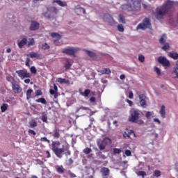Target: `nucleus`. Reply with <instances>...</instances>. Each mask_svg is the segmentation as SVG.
Returning <instances> with one entry per match:
<instances>
[{"label":"nucleus","instance_id":"9d476101","mask_svg":"<svg viewBox=\"0 0 178 178\" xmlns=\"http://www.w3.org/2000/svg\"><path fill=\"white\" fill-rule=\"evenodd\" d=\"M158 62L160 65H162L163 67H169V66H170V61H169L166 57L159 56L158 58Z\"/></svg>","mask_w":178,"mask_h":178},{"label":"nucleus","instance_id":"8fccbe9b","mask_svg":"<svg viewBox=\"0 0 178 178\" xmlns=\"http://www.w3.org/2000/svg\"><path fill=\"white\" fill-rule=\"evenodd\" d=\"M28 133L29 136H35L37 134V133L33 129H29Z\"/></svg>","mask_w":178,"mask_h":178},{"label":"nucleus","instance_id":"6e6d98bb","mask_svg":"<svg viewBox=\"0 0 178 178\" xmlns=\"http://www.w3.org/2000/svg\"><path fill=\"white\" fill-rule=\"evenodd\" d=\"M126 156H131V151L127 149L125 150Z\"/></svg>","mask_w":178,"mask_h":178},{"label":"nucleus","instance_id":"603ef678","mask_svg":"<svg viewBox=\"0 0 178 178\" xmlns=\"http://www.w3.org/2000/svg\"><path fill=\"white\" fill-rule=\"evenodd\" d=\"M40 95H42V91L41 90H38L35 91V96L40 97Z\"/></svg>","mask_w":178,"mask_h":178},{"label":"nucleus","instance_id":"5fc2aeb1","mask_svg":"<svg viewBox=\"0 0 178 178\" xmlns=\"http://www.w3.org/2000/svg\"><path fill=\"white\" fill-rule=\"evenodd\" d=\"M90 111V108L88 107H84V106H81L79 108H78L77 112H79V111Z\"/></svg>","mask_w":178,"mask_h":178},{"label":"nucleus","instance_id":"c85d7f7f","mask_svg":"<svg viewBox=\"0 0 178 178\" xmlns=\"http://www.w3.org/2000/svg\"><path fill=\"white\" fill-rule=\"evenodd\" d=\"M35 102L42 104L43 105H47V100L44 97H40L36 99Z\"/></svg>","mask_w":178,"mask_h":178},{"label":"nucleus","instance_id":"864d4df0","mask_svg":"<svg viewBox=\"0 0 178 178\" xmlns=\"http://www.w3.org/2000/svg\"><path fill=\"white\" fill-rule=\"evenodd\" d=\"M25 65L27 66V67H30V58H26Z\"/></svg>","mask_w":178,"mask_h":178},{"label":"nucleus","instance_id":"b1692460","mask_svg":"<svg viewBox=\"0 0 178 178\" xmlns=\"http://www.w3.org/2000/svg\"><path fill=\"white\" fill-rule=\"evenodd\" d=\"M57 83H59L60 84H70V81L66 80V79L63 78H57L56 79Z\"/></svg>","mask_w":178,"mask_h":178},{"label":"nucleus","instance_id":"3c124183","mask_svg":"<svg viewBox=\"0 0 178 178\" xmlns=\"http://www.w3.org/2000/svg\"><path fill=\"white\" fill-rule=\"evenodd\" d=\"M97 155H99V156H100V158H102V159H106V156L102 154V152H99Z\"/></svg>","mask_w":178,"mask_h":178},{"label":"nucleus","instance_id":"bb28decb","mask_svg":"<svg viewBox=\"0 0 178 178\" xmlns=\"http://www.w3.org/2000/svg\"><path fill=\"white\" fill-rule=\"evenodd\" d=\"M118 22L122 23V24H126V17L123 14H120Z\"/></svg>","mask_w":178,"mask_h":178},{"label":"nucleus","instance_id":"052dcab7","mask_svg":"<svg viewBox=\"0 0 178 178\" xmlns=\"http://www.w3.org/2000/svg\"><path fill=\"white\" fill-rule=\"evenodd\" d=\"M68 173H69L71 178L76 177V175H74V173L72 172V171H69Z\"/></svg>","mask_w":178,"mask_h":178},{"label":"nucleus","instance_id":"7ed1b4c3","mask_svg":"<svg viewBox=\"0 0 178 178\" xmlns=\"http://www.w3.org/2000/svg\"><path fill=\"white\" fill-rule=\"evenodd\" d=\"M141 8V4L140 1L136 0H127L126 4H122L120 6V9L123 12H133V10H140Z\"/></svg>","mask_w":178,"mask_h":178},{"label":"nucleus","instance_id":"f257e3e1","mask_svg":"<svg viewBox=\"0 0 178 178\" xmlns=\"http://www.w3.org/2000/svg\"><path fill=\"white\" fill-rule=\"evenodd\" d=\"M59 145H60V142L59 141H54L51 143V149L57 158H62V154H65V156H70V155H72L69 144L66 143L63 145V148L58 147Z\"/></svg>","mask_w":178,"mask_h":178},{"label":"nucleus","instance_id":"473e14b6","mask_svg":"<svg viewBox=\"0 0 178 178\" xmlns=\"http://www.w3.org/2000/svg\"><path fill=\"white\" fill-rule=\"evenodd\" d=\"M33 89H29L26 91V99H30L31 98V94H33Z\"/></svg>","mask_w":178,"mask_h":178},{"label":"nucleus","instance_id":"ea45409f","mask_svg":"<svg viewBox=\"0 0 178 178\" xmlns=\"http://www.w3.org/2000/svg\"><path fill=\"white\" fill-rule=\"evenodd\" d=\"M153 176L154 177H161V172L159 170H156L153 172Z\"/></svg>","mask_w":178,"mask_h":178},{"label":"nucleus","instance_id":"4c0bfd02","mask_svg":"<svg viewBox=\"0 0 178 178\" xmlns=\"http://www.w3.org/2000/svg\"><path fill=\"white\" fill-rule=\"evenodd\" d=\"M35 44V41L34 40V38H30L28 41V47H31Z\"/></svg>","mask_w":178,"mask_h":178},{"label":"nucleus","instance_id":"09e8293b","mask_svg":"<svg viewBox=\"0 0 178 178\" xmlns=\"http://www.w3.org/2000/svg\"><path fill=\"white\" fill-rule=\"evenodd\" d=\"M30 72L33 74H35V73H37V69L35 68V66H32L30 68Z\"/></svg>","mask_w":178,"mask_h":178},{"label":"nucleus","instance_id":"6ab92c4d","mask_svg":"<svg viewBox=\"0 0 178 178\" xmlns=\"http://www.w3.org/2000/svg\"><path fill=\"white\" fill-rule=\"evenodd\" d=\"M21 41L18 42L17 45L19 47V48L22 49L23 48V47H24V45H26V44H27V37L23 35L21 36Z\"/></svg>","mask_w":178,"mask_h":178},{"label":"nucleus","instance_id":"69168bd1","mask_svg":"<svg viewBox=\"0 0 178 178\" xmlns=\"http://www.w3.org/2000/svg\"><path fill=\"white\" fill-rule=\"evenodd\" d=\"M134 95H133V92H130L129 94V98H130V99H133Z\"/></svg>","mask_w":178,"mask_h":178},{"label":"nucleus","instance_id":"37998d69","mask_svg":"<svg viewBox=\"0 0 178 178\" xmlns=\"http://www.w3.org/2000/svg\"><path fill=\"white\" fill-rule=\"evenodd\" d=\"M40 141L47 143V144H51V140L47 138V137L40 138Z\"/></svg>","mask_w":178,"mask_h":178},{"label":"nucleus","instance_id":"c756f323","mask_svg":"<svg viewBox=\"0 0 178 178\" xmlns=\"http://www.w3.org/2000/svg\"><path fill=\"white\" fill-rule=\"evenodd\" d=\"M41 120H42L44 123L48 122V115L45 113H42Z\"/></svg>","mask_w":178,"mask_h":178},{"label":"nucleus","instance_id":"1a4fd4ad","mask_svg":"<svg viewBox=\"0 0 178 178\" xmlns=\"http://www.w3.org/2000/svg\"><path fill=\"white\" fill-rule=\"evenodd\" d=\"M79 48L77 47H67V48H65L62 50V53L63 54H66L67 55H70V56H74V54H76V52H77V51H79Z\"/></svg>","mask_w":178,"mask_h":178},{"label":"nucleus","instance_id":"0eeeda50","mask_svg":"<svg viewBox=\"0 0 178 178\" xmlns=\"http://www.w3.org/2000/svg\"><path fill=\"white\" fill-rule=\"evenodd\" d=\"M149 27H151V19L145 17L143 20L142 23L137 26L136 30H147V29H149Z\"/></svg>","mask_w":178,"mask_h":178},{"label":"nucleus","instance_id":"a211bd4d","mask_svg":"<svg viewBox=\"0 0 178 178\" xmlns=\"http://www.w3.org/2000/svg\"><path fill=\"white\" fill-rule=\"evenodd\" d=\"M50 35L51 37H52V38H56V40H54V42L56 45H59L58 44V41H59V40H60V38H62V36H60V35L58 33H55V32H53L51 33H50Z\"/></svg>","mask_w":178,"mask_h":178},{"label":"nucleus","instance_id":"4468645a","mask_svg":"<svg viewBox=\"0 0 178 178\" xmlns=\"http://www.w3.org/2000/svg\"><path fill=\"white\" fill-rule=\"evenodd\" d=\"M49 93L51 94V95H54V99H56V98H58V86H56V84H54V89H50Z\"/></svg>","mask_w":178,"mask_h":178},{"label":"nucleus","instance_id":"f3484780","mask_svg":"<svg viewBox=\"0 0 178 178\" xmlns=\"http://www.w3.org/2000/svg\"><path fill=\"white\" fill-rule=\"evenodd\" d=\"M79 92L81 94V95H82L83 97H85V98H87V97H88V95H90V94H91V95H95V92H91V90L90 89H86L84 90V92H81V90H79Z\"/></svg>","mask_w":178,"mask_h":178},{"label":"nucleus","instance_id":"bf43d9fd","mask_svg":"<svg viewBox=\"0 0 178 178\" xmlns=\"http://www.w3.org/2000/svg\"><path fill=\"white\" fill-rule=\"evenodd\" d=\"M123 137H124V138H130V134H127V132H124V134H123Z\"/></svg>","mask_w":178,"mask_h":178},{"label":"nucleus","instance_id":"72a5a7b5","mask_svg":"<svg viewBox=\"0 0 178 178\" xmlns=\"http://www.w3.org/2000/svg\"><path fill=\"white\" fill-rule=\"evenodd\" d=\"M49 48H51V46H49V44H48L47 43L42 44L41 49H43L44 51H45L47 49H49Z\"/></svg>","mask_w":178,"mask_h":178},{"label":"nucleus","instance_id":"f704fd0d","mask_svg":"<svg viewBox=\"0 0 178 178\" xmlns=\"http://www.w3.org/2000/svg\"><path fill=\"white\" fill-rule=\"evenodd\" d=\"M121 152H122V151L121 149H119V148H114L113 150V155H118L119 154H121Z\"/></svg>","mask_w":178,"mask_h":178},{"label":"nucleus","instance_id":"4d7b16f0","mask_svg":"<svg viewBox=\"0 0 178 178\" xmlns=\"http://www.w3.org/2000/svg\"><path fill=\"white\" fill-rule=\"evenodd\" d=\"M151 116H152V113L150 111H147L146 113L147 119H151Z\"/></svg>","mask_w":178,"mask_h":178},{"label":"nucleus","instance_id":"ddd939ff","mask_svg":"<svg viewBox=\"0 0 178 178\" xmlns=\"http://www.w3.org/2000/svg\"><path fill=\"white\" fill-rule=\"evenodd\" d=\"M139 104L142 108H147V96L145 94L139 95Z\"/></svg>","mask_w":178,"mask_h":178},{"label":"nucleus","instance_id":"393cba45","mask_svg":"<svg viewBox=\"0 0 178 178\" xmlns=\"http://www.w3.org/2000/svg\"><path fill=\"white\" fill-rule=\"evenodd\" d=\"M98 73H100V75L102 76V74H111L112 71H111V69L109 68H104L100 71H98Z\"/></svg>","mask_w":178,"mask_h":178},{"label":"nucleus","instance_id":"2f4dec72","mask_svg":"<svg viewBox=\"0 0 178 178\" xmlns=\"http://www.w3.org/2000/svg\"><path fill=\"white\" fill-rule=\"evenodd\" d=\"M86 52L90 58H95L97 56V54L94 51L86 50Z\"/></svg>","mask_w":178,"mask_h":178},{"label":"nucleus","instance_id":"412c9836","mask_svg":"<svg viewBox=\"0 0 178 178\" xmlns=\"http://www.w3.org/2000/svg\"><path fill=\"white\" fill-rule=\"evenodd\" d=\"M40 29V24L35 21L31 22L30 30L31 31H35V30H38Z\"/></svg>","mask_w":178,"mask_h":178},{"label":"nucleus","instance_id":"c9c22d12","mask_svg":"<svg viewBox=\"0 0 178 178\" xmlns=\"http://www.w3.org/2000/svg\"><path fill=\"white\" fill-rule=\"evenodd\" d=\"M57 172L58 173H60V175L65 173V168H63V165L58 166L57 168Z\"/></svg>","mask_w":178,"mask_h":178},{"label":"nucleus","instance_id":"e433bc0d","mask_svg":"<svg viewBox=\"0 0 178 178\" xmlns=\"http://www.w3.org/2000/svg\"><path fill=\"white\" fill-rule=\"evenodd\" d=\"M8 104H3V105L0 107L1 112H5L8 109Z\"/></svg>","mask_w":178,"mask_h":178},{"label":"nucleus","instance_id":"13d9d810","mask_svg":"<svg viewBox=\"0 0 178 178\" xmlns=\"http://www.w3.org/2000/svg\"><path fill=\"white\" fill-rule=\"evenodd\" d=\"M154 72L159 76L161 74V70L158 67H154Z\"/></svg>","mask_w":178,"mask_h":178},{"label":"nucleus","instance_id":"de8ad7c7","mask_svg":"<svg viewBox=\"0 0 178 178\" xmlns=\"http://www.w3.org/2000/svg\"><path fill=\"white\" fill-rule=\"evenodd\" d=\"M117 27L118 31H120V33H123V31H124V27H123V25L119 24Z\"/></svg>","mask_w":178,"mask_h":178},{"label":"nucleus","instance_id":"a19ab883","mask_svg":"<svg viewBox=\"0 0 178 178\" xmlns=\"http://www.w3.org/2000/svg\"><path fill=\"white\" fill-rule=\"evenodd\" d=\"M29 125L31 129H34V127H37V121L30 122Z\"/></svg>","mask_w":178,"mask_h":178},{"label":"nucleus","instance_id":"e2e57ef3","mask_svg":"<svg viewBox=\"0 0 178 178\" xmlns=\"http://www.w3.org/2000/svg\"><path fill=\"white\" fill-rule=\"evenodd\" d=\"M154 122H156L158 124H161V121L158 118H154Z\"/></svg>","mask_w":178,"mask_h":178},{"label":"nucleus","instance_id":"cd10ccee","mask_svg":"<svg viewBox=\"0 0 178 178\" xmlns=\"http://www.w3.org/2000/svg\"><path fill=\"white\" fill-rule=\"evenodd\" d=\"M168 56H170V58H172V59H175V60H177L178 59V54L176 52H170L168 54Z\"/></svg>","mask_w":178,"mask_h":178},{"label":"nucleus","instance_id":"774afa93","mask_svg":"<svg viewBox=\"0 0 178 178\" xmlns=\"http://www.w3.org/2000/svg\"><path fill=\"white\" fill-rule=\"evenodd\" d=\"M90 101L91 102H94L95 101V98L94 97H92L90 98Z\"/></svg>","mask_w":178,"mask_h":178},{"label":"nucleus","instance_id":"7c9ffc66","mask_svg":"<svg viewBox=\"0 0 178 178\" xmlns=\"http://www.w3.org/2000/svg\"><path fill=\"white\" fill-rule=\"evenodd\" d=\"M166 38H168L167 37H166V35H165V34H163V35H162V36L160 38V39H159V42L161 43V44H166L165 42H166Z\"/></svg>","mask_w":178,"mask_h":178},{"label":"nucleus","instance_id":"6e6552de","mask_svg":"<svg viewBox=\"0 0 178 178\" xmlns=\"http://www.w3.org/2000/svg\"><path fill=\"white\" fill-rule=\"evenodd\" d=\"M15 73L21 79V80H24V79H31V74L27 72V70H17Z\"/></svg>","mask_w":178,"mask_h":178},{"label":"nucleus","instance_id":"aec40b11","mask_svg":"<svg viewBox=\"0 0 178 178\" xmlns=\"http://www.w3.org/2000/svg\"><path fill=\"white\" fill-rule=\"evenodd\" d=\"M30 58H36V59H42V56L38 52L31 51L27 55Z\"/></svg>","mask_w":178,"mask_h":178},{"label":"nucleus","instance_id":"2eb2a0df","mask_svg":"<svg viewBox=\"0 0 178 178\" xmlns=\"http://www.w3.org/2000/svg\"><path fill=\"white\" fill-rule=\"evenodd\" d=\"M171 75L173 79H178V60L177 61L176 65L172 69Z\"/></svg>","mask_w":178,"mask_h":178},{"label":"nucleus","instance_id":"f03ea898","mask_svg":"<svg viewBox=\"0 0 178 178\" xmlns=\"http://www.w3.org/2000/svg\"><path fill=\"white\" fill-rule=\"evenodd\" d=\"M173 5H175V2L170 0H168L162 6L158 7L156 9V12L154 13V17H156L157 20L163 19L165 15H166L168 12H170V9L173 8Z\"/></svg>","mask_w":178,"mask_h":178},{"label":"nucleus","instance_id":"49530a36","mask_svg":"<svg viewBox=\"0 0 178 178\" xmlns=\"http://www.w3.org/2000/svg\"><path fill=\"white\" fill-rule=\"evenodd\" d=\"M138 60L143 63L145 60V57L143 54L138 56Z\"/></svg>","mask_w":178,"mask_h":178},{"label":"nucleus","instance_id":"a878e982","mask_svg":"<svg viewBox=\"0 0 178 178\" xmlns=\"http://www.w3.org/2000/svg\"><path fill=\"white\" fill-rule=\"evenodd\" d=\"M59 129L56 128L53 131L52 136L54 138H56V140H58V138L60 137V134L59 133Z\"/></svg>","mask_w":178,"mask_h":178},{"label":"nucleus","instance_id":"58836bf2","mask_svg":"<svg viewBox=\"0 0 178 178\" xmlns=\"http://www.w3.org/2000/svg\"><path fill=\"white\" fill-rule=\"evenodd\" d=\"M92 149L90 147H86L83 149V154H86V155H88V154H91Z\"/></svg>","mask_w":178,"mask_h":178},{"label":"nucleus","instance_id":"9b49d317","mask_svg":"<svg viewBox=\"0 0 178 178\" xmlns=\"http://www.w3.org/2000/svg\"><path fill=\"white\" fill-rule=\"evenodd\" d=\"M104 22H106V23H108L110 26H113L114 24H116V21L109 14H105L103 17Z\"/></svg>","mask_w":178,"mask_h":178},{"label":"nucleus","instance_id":"5701e85b","mask_svg":"<svg viewBox=\"0 0 178 178\" xmlns=\"http://www.w3.org/2000/svg\"><path fill=\"white\" fill-rule=\"evenodd\" d=\"M159 114L163 119H165L166 118V107L165 106H161V108L159 111Z\"/></svg>","mask_w":178,"mask_h":178},{"label":"nucleus","instance_id":"a18cd8bd","mask_svg":"<svg viewBox=\"0 0 178 178\" xmlns=\"http://www.w3.org/2000/svg\"><path fill=\"white\" fill-rule=\"evenodd\" d=\"M137 175L138 176H142V177L144 178L145 176H147V172H145V171H139Z\"/></svg>","mask_w":178,"mask_h":178},{"label":"nucleus","instance_id":"0e129e2a","mask_svg":"<svg viewBox=\"0 0 178 178\" xmlns=\"http://www.w3.org/2000/svg\"><path fill=\"white\" fill-rule=\"evenodd\" d=\"M120 80H124V79H126V76L124 74H121L120 76Z\"/></svg>","mask_w":178,"mask_h":178},{"label":"nucleus","instance_id":"c03bdc74","mask_svg":"<svg viewBox=\"0 0 178 178\" xmlns=\"http://www.w3.org/2000/svg\"><path fill=\"white\" fill-rule=\"evenodd\" d=\"M72 66V63H70V61H67L64 67L65 68L66 70H68V69H70Z\"/></svg>","mask_w":178,"mask_h":178},{"label":"nucleus","instance_id":"680f3d73","mask_svg":"<svg viewBox=\"0 0 178 178\" xmlns=\"http://www.w3.org/2000/svg\"><path fill=\"white\" fill-rule=\"evenodd\" d=\"M126 101L129 103V106H133V102H131V100L127 99Z\"/></svg>","mask_w":178,"mask_h":178},{"label":"nucleus","instance_id":"4be33fe9","mask_svg":"<svg viewBox=\"0 0 178 178\" xmlns=\"http://www.w3.org/2000/svg\"><path fill=\"white\" fill-rule=\"evenodd\" d=\"M53 3H57L61 8H65L67 6V3L66 1H62L61 0H53Z\"/></svg>","mask_w":178,"mask_h":178},{"label":"nucleus","instance_id":"338daca9","mask_svg":"<svg viewBox=\"0 0 178 178\" xmlns=\"http://www.w3.org/2000/svg\"><path fill=\"white\" fill-rule=\"evenodd\" d=\"M46 154H47V158H51V153H49V151H46Z\"/></svg>","mask_w":178,"mask_h":178},{"label":"nucleus","instance_id":"f8f14e48","mask_svg":"<svg viewBox=\"0 0 178 178\" xmlns=\"http://www.w3.org/2000/svg\"><path fill=\"white\" fill-rule=\"evenodd\" d=\"M11 84H12V90L13 92H15V94H20V92L23 91V88L20 87V85L16 83L15 81H12Z\"/></svg>","mask_w":178,"mask_h":178},{"label":"nucleus","instance_id":"39448f33","mask_svg":"<svg viewBox=\"0 0 178 178\" xmlns=\"http://www.w3.org/2000/svg\"><path fill=\"white\" fill-rule=\"evenodd\" d=\"M130 115L129 120V122H131V123H138V124H144V121L140 120L141 114L139 111L133 109L130 111Z\"/></svg>","mask_w":178,"mask_h":178},{"label":"nucleus","instance_id":"423d86ee","mask_svg":"<svg viewBox=\"0 0 178 178\" xmlns=\"http://www.w3.org/2000/svg\"><path fill=\"white\" fill-rule=\"evenodd\" d=\"M111 144H112V140L109 138H104L103 140L97 142V147L100 151H104Z\"/></svg>","mask_w":178,"mask_h":178},{"label":"nucleus","instance_id":"79ce46f5","mask_svg":"<svg viewBox=\"0 0 178 178\" xmlns=\"http://www.w3.org/2000/svg\"><path fill=\"white\" fill-rule=\"evenodd\" d=\"M170 48V46H169V43H164V45L161 47V49L163 51H168Z\"/></svg>","mask_w":178,"mask_h":178},{"label":"nucleus","instance_id":"20e7f679","mask_svg":"<svg viewBox=\"0 0 178 178\" xmlns=\"http://www.w3.org/2000/svg\"><path fill=\"white\" fill-rule=\"evenodd\" d=\"M46 9L47 12L42 13V15L48 20L55 19V15H58L59 13V9L55 6H47L46 7Z\"/></svg>","mask_w":178,"mask_h":178},{"label":"nucleus","instance_id":"dca6fc26","mask_svg":"<svg viewBox=\"0 0 178 178\" xmlns=\"http://www.w3.org/2000/svg\"><path fill=\"white\" fill-rule=\"evenodd\" d=\"M100 172H101L103 177H108V176H109V175L111 173V170H109V168H108L106 167H103L100 170Z\"/></svg>","mask_w":178,"mask_h":178}]
</instances>
